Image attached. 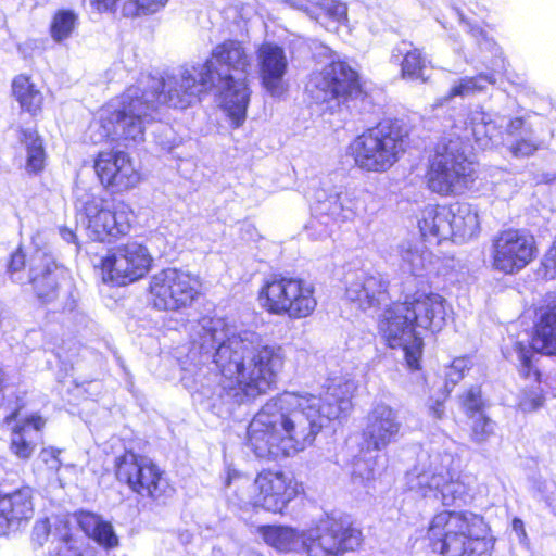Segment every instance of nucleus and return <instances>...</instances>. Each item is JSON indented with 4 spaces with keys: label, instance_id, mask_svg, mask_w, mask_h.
Listing matches in <instances>:
<instances>
[{
    "label": "nucleus",
    "instance_id": "de8ad7c7",
    "mask_svg": "<svg viewBox=\"0 0 556 556\" xmlns=\"http://www.w3.org/2000/svg\"><path fill=\"white\" fill-rule=\"evenodd\" d=\"M542 265L545 270V277L554 279L556 277V241L545 254Z\"/></svg>",
    "mask_w": 556,
    "mask_h": 556
},
{
    "label": "nucleus",
    "instance_id": "7ed1b4c3",
    "mask_svg": "<svg viewBox=\"0 0 556 556\" xmlns=\"http://www.w3.org/2000/svg\"><path fill=\"white\" fill-rule=\"evenodd\" d=\"M210 77L201 64L182 67L164 79L142 76L136 85L99 110L91 125V129L97 128L92 140L110 139L125 147L142 142L146 128L155 119L161 103L176 109L190 106L201 92L214 88Z\"/></svg>",
    "mask_w": 556,
    "mask_h": 556
},
{
    "label": "nucleus",
    "instance_id": "ddd939ff",
    "mask_svg": "<svg viewBox=\"0 0 556 556\" xmlns=\"http://www.w3.org/2000/svg\"><path fill=\"white\" fill-rule=\"evenodd\" d=\"M346 151L359 169L383 173L399 161L404 152V140L390 124L380 123L355 137Z\"/></svg>",
    "mask_w": 556,
    "mask_h": 556
},
{
    "label": "nucleus",
    "instance_id": "864d4df0",
    "mask_svg": "<svg viewBox=\"0 0 556 556\" xmlns=\"http://www.w3.org/2000/svg\"><path fill=\"white\" fill-rule=\"evenodd\" d=\"M60 233H61V237L66 241V242H74L75 239H76V235L73 232V230L68 229V228H61L60 229Z\"/></svg>",
    "mask_w": 556,
    "mask_h": 556
},
{
    "label": "nucleus",
    "instance_id": "ea45409f",
    "mask_svg": "<svg viewBox=\"0 0 556 556\" xmlns=\"http://www.w3.org/2000/svg\"><path fill=\"white\" fill-rule=\"evenodd\" d=\"M52 535L65 544H70L72 541V534L67 521L60 520L55 525L53 532H50V523L47 519L39 520L35 523L33 529V539L40 545Z\"/></svg>",
    "mask_w": 556,
    "mask_h": 556
},
{
    "label": "nucleus",
    "instance_id": "7c9ffc66",
    "mask_svg": "<svg viewBox=\"0 0 556 556\" xmlns=\"http://www.w3.org/2000/svg\"><path fill=\"white\" fill-rule=\"evenodd\" d=\"M447 213L445 205H428L420 212L418 228L426 241L439 244L452 238Z\"/></svg>",
    "mask_w": 556,
    "mask_h": 556
},
{
    "label": "nucleus",
    "instance_id": "5fc2aeb1",
    "mask_svg": "<svg viewBox=\"0 0 556 556\" xmlns=\"http://www.w3.org/2000/svg\"><path fill=\"white\" fill-rule=\"evenodd\" d=\"M20 407L15 408L11 414L4 417V422L10 425L13 420H16L18 417Z\"/></svg>",
    "mask_w": 556,
    "mask_h": 556
},
{
    "label": "nucleus",
    "instance_id": "3c124183",
    "mask_svg": "<svg viewBox=\"0 0 556 556\" xmlns=\"http://www.w3.org/2000/svg\"><path fill=\"white\" fill-rule=\"evenodd\" d=\"M511 526H513V530L519 536L520 542L526 541L527 540V533H526V529H525V525H523L522 520L519 519V518H514Z\"/></svg>",
    "mask_w": 556,
    "mask_h": 556
},
{
    "label": "nucleus",
    "instance_id": "72a5a7b5",
    "mask_svg": "<svg viewBox=\"0 0 556 556\" xmlns=\"http://www.w3.org/2000/svg\"><path fill=\"white\" fill-rule=\"evenodd\" d=\"M402 267L415 276L428 269L432 263V253L422 244L404 241L399 245Z\"/></svg>",
    "mask_w": 556,
    "mask_h": 556
},
{
    "label": "nucleus",
    "instance_id": "6ab92c4d",
    "mask_svg": "<svg viewBox=\"0 0 556 556\" xmlns=\"http://www.w3.org/2000/svg\"><path fill=\"white\" fill-rule=\"evenodd\" d=\"M152 261L143 244L137 241L119 244L101 261L103 279L121 286L135 282L148 274Z\"/></svg>",
    "mask_w": 556,
    "mask_h": 556
},
{
    "label": "nucleus",
    "instance_id": "f8f14e48",
    "mask_svg": "<svg viewBox=\"0 0 556 556\" xmlns=\"http://www.w3.org/2000/svg\"><path fill=\"white\" fill-rule=\"evenodd\" d=\"M261 306L269 314L302 319L311 316L317 306L312 282L291 276L274 275L258 292Z\"/></svg>",
    "mask_w": 556,
    "mask_h": 556
},
{
    "label": "nucleus",
    "instance_id": "2f4dec72",
    "mask_svg": "<svg viewBox=\"0 0 556 556\" xmlns=\"http://www.w3.org/2000/svg\"><path fill=\"white\" fill-rule=\"evenodd\" d=\"M450 215L452 238L454 242H465L476 237L480 230L479 216L476 208L468 203H455L446 206Z\"/></svg>",
    "mask_w": 556,
    "mask_h": 556
},
{
    "label": "nucleus",
    "instance_id": "4c0bfd02",
    "mask_svg": "<svg viewBox=\"0 0 556 556\" xmlns=\"http://www.w3.org/2000/svg\"><path fill=\"white\" fill-rule=\"evenodd\" d=\"M78 16L72 10H60L53 16L50 26L51 37L56 42L68 39L77 26Z\"/></svg>",
    "mask_w": 556,
    "mask_h": 556
},
{
    "label": "nucleus",
    "instance_id": "c03bdc74",
    "mask_svg": "<svg viewBox=\"0 0 556 556\" xmlns=\"http://www.w3.org/2000/svg\"><path fill=\"white\" fill-rule=\"evenodd\" d=\"M462 404L469 417L471 415L481 414L483 402L481 399V390L479 387H471L462 396Z\"/></svg>",
    "mask_w": 556,
    "mask_h": 556
},
{
    "label": "nucleus",
    "instance_id": "e433bc0d",
    "mask_svg": "<svg viewBox=\"0 0 556 556\" xmlns=\"http://www.w3.org/2000/svg\"><path fill=\"white\" fill-rule=\"evenodd\" d=\"M22 143L26 148V169L29 173H38L45 165V150L42 140L34 129L22 130Z\"/></svg>",
    "mask_w": 556,
    "mask_h": 556
},
{
    "label": "nucleus",
    "instance_id": "bb28decb",
    "mask_svg": "<svg viewBox=\"0 0 556 556\" xmlns=\"http://www.w3.org/2000/svg\"><path fill=\"white\" fill-rule=\"evenodd\" d=\"M34 505L30 488H22L0 496V535L33 518Z\"/></svg>",
    "mask_w": 556,
    "mask_h": 556
},
{
    "label": "nucleus",
    "instance_id": "c756f323",
    "mask_svg": "<svg viewBox=\"0 0 556 556\" xmlns=\"http://www.w3.org/2000/svg\"><path fill=\"white\" fill-rule=\"evenodd\" d=\"M390 62L401 66L403 79L420 80L422 83H426L428 79L426 70L429 61L412 42L401 41L394 46L391 51Z\"/></svg>",
    "mask_w": 556,
    "mask_h": 556
},
{
    "label": "nucleus",
    "instance_id": "6e6552de",
    "mask_svg": "<svg viewBox=\"0 0 556 556\" xmlns=\"http://www.w3.org/2000/svg\"><path fill=\"white\" fill-rule=\"evenodd\" d=\"M451 453L429 445L417 454V460L407 473V485L424 498L439 500L443 506L466 505L471 496L468 485L452 472Z\"/></svg>",
    "mask_w": 556,
    "mask_h": 556
},
{
    "label": "nucleus",
    "instance_id": "58836bf2",
    "mask_svg": "<svg viewBox=\"0 0 556 556\" xmlns=\"http://www.w3.org/2000/svg\"><path fill=\"white\" fill-rule=\"evenodd\" d=\"M521 376H523L526 379H529L530 381L536 383L535 386H531L529 389L525 388L520 391L518 394V407L522 412H533L541 407L544 402V396L542 389L540 387V377L541 374L539 372V377L536 380V377L534 375L533 368H531L529 376H526L520 372Z\"/></svg>",
    "mask_w": 556,
    "mask_h": 556
},
{
    "label": "nucleus",
    "instance_id": "4d7b16f0",
    "mask_svg": "<svg viewBox=\"0 0 556 556\" xmlns=\"http://www.w3.org/2000/svg\"><path fill=\"white\" fill-rule=\"evenodd\" d=\"M370 473L371 472H368L367 477H366V480H369L370 479Z\"/></svg>",
    "mask_w": 556,
    "mask_h": 556
},
{
    "label": "nucleus",
    "instance_id": "f03ea898",
    "mask_svg": "<svg viewBox=\"0 0 556 556\" xmlns=\"http://www.w3.org/2000/svg\"><path fill=\"white\" fill-rule=\"evenodd\" d=\"M355 384L331 377L319 394L283 392L268 400L248 427V446L258 458L289 457L311 446L323 427L346 415Z\"/></svg>",
    "mask_w": 556,
    "mask_h": 556
},
{
    "label": "nucleus",
    "instance_id": "9b49d317",
    "mask_svg": "<svg viewBox=\"0 0 556 556\" xmlns=\"http://www.w3.org/2000/svg\"><path fill=\"white\" fill-rule=\"evenodd\" d=\"M75 208L77 225L93 241L110 242L126 236L135 222V213L129 204L92 193L78 197Z\"/></svg>",
    "mask_w": 556,
    "mask_h": 556
},
{
    "label": "nucleus",
    "instance_id": "423d86ee",
    "mask_svg": "<svg viewBox=\"0 0 556 556\" xmlns=\"http://www.w3.org/2000/svg\"><path fill=\"white\" fill-rule=\"evenodd\" d=\"M201 66L207 70L213 87L222 93L224 110L239 127L245 121L251 94L248 85L251 58L245 47L238 40H225Z\"/></svg>",
    "mask_w": 556,
    "mask_h": 556
},
{
    "label": "nucleus",
    "instance_id": "4468645a",
    "mask_svg": "<svg viewBox=\"0 0 556 556\" xmlns=\"http://www.w3.org/2000/svg\"><path fill=\"white\" fill-rule=\"evenodd\" d=\"M298 484L280 470H262L253 483L241 481L237 496L243 506L263 508L270 513H282L298 495Z\"/></svg>",
    "mask_w": 556,
    "mask_h": 556
},
{
    "label": "nucleus",
    "instance_id": "5701e85b",
    "mask_svg": "<svg viewBox=\"0 0 556 556\" xmlns=\"http://www.w3.org/2000/svg\"><path fill=\"white\" fill-rule=\"evenodd\" d=\"M363 429L367 450L382 451L397 441L402 422L399 412L384 402H376L368 412Z\"/></svg>",
    "mask_w": 556,
    "mask_h": 556
},
{
    "label": "nucleus",
    "instance_id": "f3484780",
    "mask_svg": "<svg viewBox=\"0 0 556 556\" xmlns=\"http://www.w3.org/2000/svg\"><path fill=\"white\" fill-rule=\"evenodd\" d=\"M197 276L176 268L163 269L151 277L149 294L160 311L179 312L190 307L200 294Z\"/></svg>",
    "mask_w": 556,
    "mask_h": 556
},
{
    "label": "nucleus",
    "instance_id": "393cba45",
    "mask_svg": "<svg viewBox=\"0 0 556 556\" xmlns=\"http://www.w3.org/2000/svg\"><path fill=\"white\" fill-rule=\"evenodd\" d=\"M345 296L362 311L378 307L389 300L388 282L379 274L361 270L346 277Z\"/></svg>",
    "mask_w": 556,
    "mask_h": 556
},
{
    "label": "nucleus",
    "instance_id": "b1692460",
    "mask_svg": "<svg viewBox=\"0 0 556 556\" xmlns=\"http://www.w3.org/2000/svg\"><path fill=\"white\" fill-rule=\"evenodd\" d=\"M260 79L266 92L280 99L288 91L285 76L288 72V58L283 48L278 45L265 42L256 51Z\"/></svg>",
    "mask_w": 556,
    "mask_h": 556
},
{
    "label": "nucleus",
    "instance_id": "2eb2a0df",
    "mask_svg": "<svg viewBox=\"0 0 556 556\" xmlns=\"http://www.w3.org/2000/svg\"><path fill=\"white\" fill-rule=\"evenodd\" d=\"M115 475L132 492L153 501L164 502L174 492L164 471L152 459L132 452L116 458Z\"/></svg>",
    "mask_w": 556,
    "mask_h": 556
},
{
    "label": "nucleus",
    "instance_id": "603ef678",
    "mask_svg": "<svg viewBox=\"0 0 556 556\" xmlns=\"http://www.w3.org/2000/svg\"><path fill=\"white\" fill-rule=\"evenodd\" d=\"M429 414L434 418V419H441L444 415V406L442 403L440 402H435L434 405H431L429 407Z\"/></svg>",
    "mask_w": 556,
    "mask_h": 556
},
{
    "label": "nucleus",
    "instance_id": "79ce46f5",
    "mask_svg": "<svg viewBox=\"0 0 556 556\" xmlns=\"http://www.w3.org/2000/svg\"><path fill=\"white\" fill-rule=\"evenodd\" d=\"M472 419L471 425V439L477 444H482L486 442L493 434L495 430V424L489 417H486L483 413L471 415Z\"/></svg>",
    "mask_w": 556,
    "mask_h": 556
},
{
    "label": "nucleus",
    "instance_id": "f704fd0d",
    "mask_svg": "<svg viewBox=\"0 0 556 556\" xmlns=\"http://www.w3.org/2000/svg\"><path fill=\"white\" fill-rule=\"evenodd\" d=\"M13 94L23 111L36 115L41 111L43 97L27 76H17L12 84Z\"/></svg>",
    "mask_w": 556,
    "mask_h": 556
},
{
    "label": "nucleus",
    "instance_id": "473e14b6",
    "mask_svg": "<svg viewBox=\"0 0 556 556\" xmlns=\"http://www.w3.org/2000/svg\"><path fill=\"white\" fill-rule=\"evenodd\" d=\"M77 522L81 531L105 549H113L118 546L119 539L113 525L102 516L91 511H80L77 515Z\"/></svg>",
    "mask_w": 556,
    "mask_h": 556
},
{
    "label": "nucleus",
    "instance_id": "37998d69",
    "mask_svg": "<svg viewBox=\"0 0 556 556\" xmlns=\"http://www.w3.org/2000/svg\"><path fill=\"white\" fill-rule=\"evenodd\" d=\"M472 368V361L469 357H457L448 366L446 370V388L451 384L455 387L465 376L466 371Z\"/></svg>",
    "mask_w": 556,
    "mask_h": 556
},
{
    "label": "nucleus",
    "instance_id": "412c9836",
    "mask_svg": "<svg viewBox=\"0 0 556 556\" xmlns=\"http://www.w3.org/2000/svg\"><path fill=\"white\" fill-rule=\"evenodd\" d=\"M539 352L548 355H556V304L551 307L542 317L535 327V334L531 344L523 341L515 342L513 351L506 357L518 362L519 372L529 376L531 368L534 375L539 377L536 363L540 358Z\"/></svg>",
    "mask_w": 556,
    "mask_h": 556
},
{
    "label": "nucleus",
    "instance_id": "a211bd4d",
    "mask_svg": "<svg viewBox=\"0 0 556 556\" xmlns=\"http://www.w3.org/2000/svg\"><path fill=\"white\" fill-rule=\"evenodd\" d=\"M538 254L534 237L525 229H505L491 242L490 258L493 269L514 275L527 267Z\"/></svg>",
    "mask_w": 556,
    "mask_h": 556
},
{
    "label": "nucleus",
    "instance_id": "c9c22d12",
    "mask_svg": "<svg viewBox=\"0 0 556 556\" xmlns=\"http://www.w3.org/2000/svg\"><path fill=\"white\" fill-rule=\"evenodd\" d=\"M495 78L493 74H479L475 77H464L455 81L448 93L442 99L438 100L437 105H443L444 102L453 98L469 97L485 89L486 85H494Z\"/></svg>",
    "mask_w": 556,
    "mask_h": 556
},
{
    "label": "nucleus",
    "instance_id": "4be33fe9",
    "mask_svg": "<svg viewBox=\"0 0 556 556\" xmlns=\"http://www.w3.org/2000/svg\"><path fill=\"white\" fill-rule=\"evenodd\" d=\"M94 170L105 188L118 192L135 188L141 179L128 153L118 150L99 152L94 160Z\"/></svg>",
    "mask_w": 556,
    "mask_h": 556
},
{
    "label": "nucleus",
    "instance_id": "09e8293b",
    "mask_svg": "<svg viewBox=\"0 0 556 556\" xmlns=\"http://www.w3.org/2000/svg\"><path fill=\"white\" fill-rule=\"evenodd\" d=\"M117 2L118 0H89L91 8L99 13H113L116 9Z\"/></svg>",
    "mask_w": 556,
    "mask_h": 556
},
{
    "label": "nucleus",
    "instance_id": "20e7f679",
    "mask_svg": "<svg viewBox=\"0 0 556 556\" xmlns=\"http://www.w3.org/2000/svg\"><path fill=\"white\" fill-rule=\"evenodd\" d=\"M450 306L434 292H417L404 302L387 307L378 319V331L391 349H402L410 369H418L422 355L421 331L440 332L446 325Z\"/></svg>",
    "mask_w": 556,
    "mask_h": 556
},
{
    "label": "nucleus",
    "instance_id": "49530a36",
    "mask_svg": "<svg viewBox=\"0 0 556 556\" xmlns=\"http://www.w3.org/2000/svg\"><path fill=\"white\" fill-rule=\"evenodd\" d=\"M470 31L472 33V36L477 37L481 50H488L494 55L501 54V49L497 45L493 40L489 39L480 28L473 27Z\"/></svg>",
    "mask_w": 556,
    "mask_h": 556
},
{
    "label": "nucleus",
    "instance_id": "6e6d98bb",
    "mask_svg": "<svg viewBox=\"0 0 556 556\" xmlns=\"http://www.w3.org/2000/svg\"><path fill=\"white\" fill-rule=\"evenodd\" d=\"M8 376L4 370L0 367V390L7 386Z\"/></svg>",
    "mask_w": 556,
    "mask_h": 556
},
{
    "label": "nucleus",
    "instance_id": "c85d7f7f",
    "mask_svg": "<svg viewBox=\"0 0 556 556\" xmlns=\"http://www.w3.org/2000/svg\"><path fill=\"white\" fill-rule=\"evenodd\" d=\"M289 3L328 30H336L348 17L346 5L338 0H292Z\"/></svg>",
    "mask_w": 556,
    "mask_h": 556
},
{
    "label": "nucleus",
    "instance_id": "a18cd8bd",
    "mask_svg": "<svg viewBox=\"0 0 556 556\" xmlns=\"http://www.w3.org/2000/svg\"><path fill=\"white\" fill-rule=\"evenodd\" d=\"M25 266V255L22 250H16L11 254V258L8 264V273L12 281L17 283H24L22 269Z\"/></svg>",
    "mask_w": 556,
    "mask_h": 556
},
{
    "label": "nucleus",
    "instance_id": "a19ab883",
    "mask_svg": "<svg viewBox=\"0 0 556 556\" xmlns=\"http://www.w3.org/2000/svg\"><path fill=\"white\" fill-rule=\"evenodd\" d=\"M168 0H127L123 4V15L136 17L139 15L153 14L165 7Z\"/></svg>",
    "mask_w": 556,
    "mask_h": 556
},
{
    "label": "nucleus",
    "instance_id": "39448f33",
    "mask_svg": "<svg viewBox=\"0 0 556 556\" xmlns=\"http://www.w3.org/2000/svg\"><path fill=\"white\" fill-rule=\"evenodd\" d=\"M264 542L280 553L306 556H338L361 545L362 532L346 520L327 517L311 529L300 531L286 526L260 528Z\"/></svg>",
    "mask_w": 556,
    "mask_h": 556
},
{
    "label": "nucleus",
    "instance_id": "aec40b11",
    "mask_svg": "<svg viewBox=\"0 0 556 556\" xmlns=\"http://www.w3.org/2000/svg\"><path fill=\"white\" fill-rule=\"evenodd\" d=\"M362 207L361 192L342 187L316 190L311 205L315 222L327 228L354 220Z\"/></svg>",
    "mask_w": 556,
    "mask_h": 556
},
{
    "label": "nucleus",
    "instance_id": "a878e982",
    "mask_svg": "<svg viewBox=\"0 0 556 556\" xmlns=\"http://www.w3.org/2000/svg\"><path fill=\"white\" fill-rule=\"evenodd\" d=\"M61 274L62 270L45 252L37 251L29 261L28 281L42 302H51L56 298Z\"/></svg>",
    "mask_w": 556,
    "mask_h": 556
},
{
    "label": "nucleus",
    "instance_id": "0eeeda50",
    "mask_svg": "<svg viewBox=\"0 0 556 556\" xmlns=\"http://www.w3.org/2000/svg\"><path fill=\"white\" fill-rule=\"evenodd\" d=\"M484 519L471 511L443 510L434 515L428 536L443 556H491L494 547Z\"/></svg>",
    "mask_w": 556,
    "mask_h": 556
},
{
    "label": "nucleus",
    "instance_id": "1a4fd4ad",
    "mask_svg": "<svg viewBox=\"0 0 556 556\" xmlns=\"http://www.w3.org/2000/svg\"><path fill=\"white\" fill-rule=\"evenodd\" d=\"M466 124L470 128H466L465 138L472 136L481 150L506 144L515 157H528L541 147L531 125L519 117L507 119L503 115L475 109L467 114Z\"/></svg>",
    "mask_w": 556,
    "mask_h": 556
},
{
    "label": "nucleus",
    "instance_id": "dca6fc26",
    "mask_svg": "<svg viewBox=\"0 0 556 556\" xmlns=\"http://www.w3.org/2000/svg\"><path fill=\"white\" fill-rule=\"evenodd\" d=\"M359 90L358 75L345 62L331 60L311 74L306 92L317 104L334 111L348 97Z\"/></svg>",
    "mask_w": 556,
    "mask_h": 556
},
{
    "label": "nucleus",
    "instance_id": "cd10ccee",
    "mask_svg": "<svg viewBox=\"0 0 556 556\" xmlns=\"http://www.w3.org/2000/svg\"><path fill=\"white\" fill-rule=\"evenodd\" d=\"M45 426L46 419L38 414L16 420L11 429V453L20 459H29L41 440V431Z\"/></svg>",
    "mask_w": 556,
    "mask_h": 556
},
{
    "label": "nucleus",
    "instance_id": "f257e3e1",
    "mask_svg": "<svg viewBox=\"0 0 556 556\" xmlns=\"http://www.w3.org/2000/svg\"><path fill=\"white\" fill-rule=\"evenodd\" d=\"M190 338L218 369L199 382L193 401L218 416L267 393L285 366L281 345L223 317L203 316L191 326Z\"/></svg>",
    "mask_w": 556,
    "mask_h": 556
},
{
    "label": "nucleus",
    "instance_id": "8fccbe9b",
    "mask_svg": "<svg viewBox=\"0 0 556 556\" xmlns=\"http://www.w3.org/2000/svg\"><path fill=\"white\" fill-rule=\"evenodd\" d=\"M59 454H60V450H56L53 447L43 448L41 451V458L46 463H49L51 460V464H50L51 468H58L60 466V462L58 459Z\"/></svg>",
    "mask_w": 556,
    "mask_h": 556
},
{
    "label": "nucleus",
    "instance_id": "9d476101",
    "mask_svg": "<svg viewBox=\"0 0 556 556\" xmlns=\"http://www.w3.org/2000/svg\"><path fill=\"white\" fill-rule=\"evenodd\" d=\"M462 123V131L458 132L460 126L455 125L451 135L457 137L456 139L450 138L446 141L444 138L438 146L428 170L429 188L442 195L462 192L475 179V165L465 154V142L475 141L472 136L465 138L466 128H470L466 118Z\"/></svg>",
    "mask_w": 556,
    "mask_h": 556
}]
</instances>
